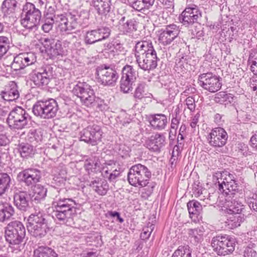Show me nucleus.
<instances>
[{"mask_svg": "<svg viewBox=\"0 0 257 257\" xmlns=\"http://www.w3.org/2000/svg\"><path fill=\"white\" fill-rule=\"evenodd\" d=\"M215 179L219 190L225 195V212L229 214H242L244 209L242 202L243 194L242 190L239 189L234 175L227 171L217 173L213 176V179Z\"/></svg>", "mask_w": 257, "mask_h": 257, "instance_id": "f257e3e1", "label": "nucleus"}, {"mask_svg": "<svg viewBox=\"0 0 257 257\" xmlns=\"http://www.w3.org/2000/svg\"><path fill=\"white\" fill-rule=\"evenodd\" d=\"M26 230L21 221L15 220L5 227V237L12 251L18 253L24 249L27 238Z\"/></svg>", "mask_w": 257, "mask_h": 257, "instance_id": "f03ea898", "label": "nucleus"}, {"mask_svg": "<svg viewBox=\"0 0 257 257\" xmlns=\"http://www.w3.org/2000/svg\"><path fill=\"white\" fill-rule=\"evenodd\" d=\"M41 12L31 3H27L23 8L21 24L29 31H35L38 29L41 18Z\"/></svg>", "mask_w": 257, "mask_h": 257, "instance_id": "7ed1b4c3", "label": "nucleus"}, {"mask_svg": "<svg viewBox=\"0 0 257 257\" xmlns=\"http://www.w3.org/2000/svg\"><path fill=\"white\" fill-rule=\"evenodd\" d=\"M152 173L145 165L138 164L133 165L127 173L129 183L134 187H144L148 183Z\"/></svg>", "mask_w": 257, "mask_h": 257, "instance_id": "20e7f679", "label": "nucleus"}, {"mask_svg": "<svg viewBox=\"0 0 257 257\" xmlns=\"http://www.w3.org/2000/svg\"><path fill=\"white\" fill-rule=\"evenodd\" d=\"M236 243V239L234 236L220 234L212 238L211 244L218 255L225 256L234 251Z\"/></svg>", "mask_w": 257, "mask_h": 257, "instance_id": "39448f33", "label": "nucleus"}, {"mask_svg": "<svg viewBox=\"0 0 257 257\" xmlns=\"http://www.w3.org/2000/svg\"><path fill=\"white\" fill-rule=\"evenodd\" d=\"M7 121L11 128L22 130L29 126L31 116L25 109L17 106L9 113Z\"/></svg>", "mask_w": 257, "mask_h": 257, "instance_id": "423d86ee", "label": "nucleus"}, {"mask_svg": "<svg viewBox=\"0 0 257 257\" xmlns=\"http://www.w3.org/2000/svg\"><path fill=\"white\" fill-rule=\"evenodd\" d=\"M56 101L52 98L37 101L33 107L34 114L43 119L54 118L58 110Z\"/></svg>", "mask_w": 257, "mask_h": 257, "instance_id": "0eeeda50", "label": "nucleus"}, {"mask_svg": "<svg viewBox=\"0 0 257 257\" xmlns=\"http://www.w3.org/2000/svg\"><path fill=\"white\" fill-rule=\"evenodd\" d=\"M97 81L103 86H114L119 75L114 67L106 64H102L96 68Z\"/></svg>", "mask_w": 257, "mask_h": 257, "instance_id": "6e6552de", "label": "nucleus"}, {"mask_svg": "<svg viewBox=\"0 0 257 257\" xmlns=\"http://www.w3.org/2000/svg\"><path fill=\"white\" fill-rule=\"evenodd\" d=\"M53 67L46 65L33 70L30 74V79L35 87L43 88L48 85L53 79Z\"/></svg>", "mask_w": 257, "mask_h": 257, "instance_id": "1a4fd4ad", "label": "nucleus"}, {"mask_svg": "<svg viewBox=\"0 0 257 257\" xmlns=\"http://www.w3.org/2000/svg\"><path fill=\"white\" fill-rule=\"evenodd\" d=\"M72 92L80 99L82 105L90 107L92 106L95 95L94 90L89 84L84 82H78L73 87Z\"/></svg>", "mask_w": 257, "mask_h": 257, "instance_id": "9d476101", "label": "nucleus"}, {"mask_svg": "<svg viewBox=\"0 0 257 257\" xmlns=\"http://www.w3.org/2000/svg\"><path fill=\"white\" fill-rule=\"evenodd\" d=\"M67 191L65 188L58 189L53 188L51 192L53 194L54 208L66 209L67 210H76V204L72 199L67 198L65 194Z\"/></svg>", "mask_w": 257, "mask_h": 257, "instance_id": "9b49d317", "label": "nucleus"}, {"mask_svg": "<svg viewBox=\"0 0 257 257\" xmlns=\"http://www.w3.org/2000/svg\"><path fill=\"white\" fill-rule=\"evenodd\" d=\"M198 83L203 89L215 92L221 87L222 78L211 72L203 73L199 75Z\"/></svg>", "mask_w": 257, "mask_h": 257, "instance_id": "f8f14e48", "label": "nucleus"}, {"mask_svg": "<svg viewBox=\"0 0 257 257\" xmlns=\"http://www.w3.org/2000/svg\"><path fill=\"white\" fill-rule=\"evenodd\" d=\"M202 17L200 8L195 5L186 7L181 15L180 20L185 27H190L198 23Z\"/></svg>", "mask_w": 257, "mask_h": 257, "instance_id": "ddd939ff", "label": "nucleus"}, {"mask_svg": "<svg viewBox=\"0 0 257 257\" xmlns=\"http://www.w3.org/2000/svg\"><path fill=\"white\" fill-rule=\"evenodd\" d=\"M180 32L179 26L174 24L166 25L158 31V41L164 46L170 45Z\"/></svg>", "mask_w": 257, "mask_h": 257, "instance_id": "4468645a", "label": "nucleus"}, {"mask_svg": "<svg viewBox=\"0 0 257 257\" xmlns=\"http://www.w3.org/2000/svg\"><path fill=\"white\" fill-rule=\"evenodd\" d=\"M111 33L110 29L106 26H100L97 28L88 31L84 37L86 45H92L96 42L107 39Z\"/></svg>", "mask_w": 257, "mask_h": 257, "instance_id": "2eb2a0df", "label": "nucleus"}, {"mask_svg": "<svg viewBox=\"0 0 257 257\" xmlns=\"http://www.w3.org/2000/svg\"><path fill=\"white\" fill-rule=\"evenodd\" d=\"M102 135L101 127L97 124L89 125L80 133V140L92 146L101 141Z\"/></svg>", "mask_w": 257, "mask_h": 257, "instance_id": "dca6fc26", "label": "nucleus"}, {"mask_svg": "<svg viewBox=\"0 0 257 257\" xmlns=\"http://www.w3.org/2000/svg\"><path fill=\"white\" fill-rule=\"evenodd\" d=\"M138 74L132 66L126 65L122 70V76L120 81V90L124 93H128L133 89Z\"/></svg>", "mask_w": 257, "mask_h": 257, "instance_id": "f3484780", "label": "nucleus"}, {"mask_svg": "<svg viewBox=\"0 0 257 257\" xmlns=\"http://www.w3.org/2000/svg\"><path fill=\"white\" fill-rule=\"evenodd\" d=\"M36 61L37 57L32 52L20 53L14 57L10 67L17 71L34 64Z\"/></svg>", "mask_w": 257, "mask_h": 257, "instance_id": "a211bd4d", "label": "nucleus"}, {"mask_svg": "<svg viewBox=\"0 0 257 257\" xmlns=\"http://www.w3.org/2000/svg\"><path fill=\"white\" fill-rule=\"evenodd\" d=\"M41 178V171L37 169L31 168L19 172L17 177L19 182L24 183L27 186L34 185L40 182Z\"/></svg>", "mask_w": 257, "mask_h": 257, "instance_id": "6ab92c4d", "label": "nucleus"}, {"mask_svg": "<svg viewBox=\"0 0 257 257\" xmlns=\"http://www.w3.org/2000/svg\"><path fill=\"white\" fill-rule=\"evenodd\" d=\"M41 43L50 58L62 56L64 51L60 41L51 38H45L41 39Z\"/></svg>", "mask_w": 257, "mask_h": 257, "instance_id": "aec40b11", "label": "nucleus"}, {"mask_svg": "<svg viewBox=\"0 0 257 257\" xmlns=\"http://www.w3.org/2000/svg\"><path fill=\"white\" fill-rule=\"evenodd\" d=\"M227 139V133L220 127L213 128L207 138L209 144L215 148L223 147L226 144Z\"/></svg>", "mask_w": 257, "mask_h": 257, "instance_id": "412c9836", "label": "nucleus"}, {"mask_svg": "<svg viewBox=\"0 0 257 257\" xmlns=\"http://www.w3.org/2000/svg\"><path fill=\"white\" fill-rule=\"evenodd\" d=\"M157 57L156 50L136 58V61L140 68L144 70H150L155 69L157 66L159 61Z\"/></svg>", "mask_w": 257, "mask_h": 257, "instance_id": "4be33fe9", "label": "nucleus"}, {"mask_svg": "<svg viewBox=\"0 0 257 257\" xmlns=\"http://www.w3.org/2000/svg\"><path fill=\"white\" fill-rule=\"evenodd\" d=\"M13 197L15 205L20 210L26 211L30 208L31 196L28 191L20 190L15 187Z\"/></svg>", "mask_w": 257, "mask_h": 257, "instance_id": "5701e85b", "label": "nucleus"}, {"mask_svg": "<svg viewBox=\"0 0 257 257\" xmlns=\"http://www.w3.org/2000/svg\"><path fill=\"white\" fill-rule=\"evenodd\" d=\"M60 17L57 18L59 21L57 23L58 24L60 31L66 34H73L78 26L72 14L70 12L65 13Z\"/></svg>", "mask_w": 257, "mask_h": 257, "instance_id": "b1692460", "label": "nucleus"}, {"mask_svg": "<svg viewBox=\"0 0 257 257\" xmlns=\"http://www.w3.org/2000/svg\"><path fill=\"white\" fill-rule=\"evenodd\" d=\"M17 2L16 0H5L2 5L3 18L5 23L13 24L16 21L15 10Z\"/></svg>", "mask_w": 257, "mask_h": 257, "instance_id": "393cba45", "label": "nucleus"}, {"mask_svg": "<svg viewBox=\"0 0 257 257\" xmlns=\"http://www.w3.org/2000/svg\"><path fill=\"white\" fill-rule=\"evenodd\" d=\"M76 214V210L54 208L53 215L56 220L60 223L70 226L73 223V217Z\"/></svg>", "mask_w": 257, "mask_h": 257, "instance_id": "a878e982", "label": "nucleus"}, {"mask_svg": "<svg viewBox=\"0 0 257 257\" xmlns=\"http://www.w3.org/2000/svg\"><path fill=\"white\" fill-rule=\"evenodd\" d=\"M145 144L146 147L150 151L160 152L166 144V137L163 134L156 133L148 138Z\"/></svg>", "mask_w": 257, "mask_h": 257, "instance_id": "bb28decb", "label": "nucleus"}, {"mask_svg": "<svg viewBox=\"0 0 257 257\" xmlns=\"http://www.w3.org/2000/svg\"><path fill=\"white\" fill-rule=\"evenodd\" d=\"M139 22L134 18L125 20L122 17L119 21L118 29L122 34L131 35L138 30Z\"/></svg>", "mask_w": 257, "mask_h": 257, "instance_id": "cd10ccee", "label": "nucleus"}, {"mask_svg": "<svg viewBox=\"0 0 257 257\" xmlns=\"http://www.w3.org/2000/svg\"><path fill=\"white\" fill-rule=\"evenodd\" d=\"M111 5V0H91L90 3L92 10L101 18L108 14Z\"/></svg>", "mask_w": 257, "mask_h": 257, "instance_id": "c85d7f7f", "label": "nucleus"}, {"mask_svg": "<svg viewBox=\"0 0 257 257\" xmlns=\"http://www.w3.org/2000/svg\"><path fill=\"white\" fill-rule=\"evenodd\" d=\"M1 96L6 101H12L19 97L20 94L17 84L11 81L6 86L5 90L1 92Z\"/></svg>", "mask_w": 257, "mask_h": 257, "instance_id": "c756f323", "label": "nucleus"}, {"mask_svg": "<svg viewBox=\"0 0 257 257\" xmlns=\"http://www.w3.org/2000/svg\"><path fill=\"white\" fill-rule=\"evenodd\" d=\"M135 57L138 58L143 54L156 50L151 40L138 41L135 45Z\"/></svg>", "mask_w": 257, "mask_h": 257, "instance_id": "7c9ffc66", "label": "nucleus"}, {"mask_svg": "<svg viewBox=\"0 0 257 257\" xmlns=\"http://www.w3.org/2000/svg\"><path fill=\"white\" fill-rule=\"evenodd\" d=\"M149 120L154 129L159 131L165 129L168 123L167 116L162 113L150 115Z\"/></svg>", "mask_w": 257, "mask_h": 257, "instance_id": "2f4dec72", "label": "nucleus"}, {"mask_svg": "<svg viewBox=\"0 0 257 257\" xmlns=\"http://www.w3.org/2000/svg\"><path fill=\"white\" fill-rule=\"evenodd\" d=\"M89 186L96 193L101 196L106 195L109 189L107 181L102 178H96L90 182Z\"/></svg>", "mask_w": 257, "mask_h": 257, "instance_id": "473e14b6", "label": "nucleus"}, {"mask_svg": "<svg viewBox=\"0 0 257 257\" xmlns=\"http://www.w3.org/2000/svg\"><path fill=\"white\" fill-rule=\"evenodd\" d=\"M33 226V225H27V229L31 235L38 239L45 236L49 231L48 222L35 225L34 227Z\"/></svg>", "mask_w": 257, "mask_h": 257, "instance_id": "72a5a7b5", "label": "nucleus"}, {"mask_svg": "<svg viewBox=\"0 0 257 257\" xmlns=\"http://www.w3.org/2000/svg\"><path fill=\"white\" fill-rule=\"evenodd\" d=\"M15 214V209L9 203H0V222L11 219Z\"/></svg>", "mask_w": 257, "mask_h": 257, "instance_id": "f704fd0d", "label": "nucleus"}, {"mask_svg": "<svg viewBox=\"0 0 257 257\" xmlns=\"http://www.w3.org/2000/svg\"><path fill=\"white\" fill-rule=\"evenodd\" d=\"M155 0H134L130 6L134 10L145 13L154 5Z\"/></svg>", "mask_w": 257, "mask_h": 257, "instance_id": "c9c22d12", "label": "nucleus"}, {"mask_svg": "<svg viewBox=\"0 0 257 257\" xmlns=\"http://www.w3.org/2000/svg\"><path fill=\"white\" fill-rule=\"evenodd\" d=\"M27 225H33L34 227L35 225L42 224L48 222L46 218V215L43 211H35L32 213L28 218Z\"/></svg>", "mask_w": 257, "mask_h": 257, "instance_id": "e433bc0d", "label": "nucleus"}, {"mask_svg": "<svg viewBox=\"0 0 257 257\" xmlns=\"http://www.w3.org/2000/svg\"><path fill=\"white\" fill-rule=\"evenodd\" d=\"M73 19L75 20V22L77 23V26H81L82 27H85L89 24V14L85 10L81 11L79 13L76 11L70 12Z\"/></svg>", "mask_w": 257, "mask_h": 257, "instance_id": "4c0bfd02", "label": "nucleus"}, {"mask_svg": "<svg viewBox=\"0 0 257 257\" xmlns=\"http://www.w3.org/2000/svg\"><path fill=\"white\" fill-rule=\"evenodd\" d=\"M205 232L202 226L193 229H189L188 234L190 241L194 244H197L203 240V234Z\"/></svg>", "mask_w": 257, "mask_h": 257, "instance_id": "58836bf2", "label": "nucleus"}, {"mask_svg": "<svg viewBox=\"0 0 257 257\" xmlns=\"http://www.w3.org/2000/svg\"><path fill=\"white\" fill-rule=\"evenodd\" d=\"M187 208L192 220L194 222L198 220V216L202 209L200 203L195 200L190 201L187 203Z\"/></svg>", "mask_w": 257, "mask_h": 257, "instance_id": "ea45409f", "label": "nucleus"}, {"mask_svg": "<svg viewBox=\"0 0 257 257\" xmlns=\"http://www.w3.org/2000/svg\"><path fill=\"white\" fill-rule=\"evenodd\" d=\"M18 150L21 157L28 159L32 157L36 153V149L32 145L21 143L18 145Z\"/></svg>", "mask_w": 257, "mask_h": 257, "instance_id": "a19ab883", "label": "nucleus"}, {"mask_svg": "<svg viewBox=\"0 0 257 257\" xmlns=\"http://www.w3.org/2000/svg\"><path fill=\"white\" fill-rule=\"evenodd\" d=\"M47 193V189L41 184L35 185L33 189V195L31 197L33 201L36 203L45 199Z\"/></svg>", "mask_w": 257, "mask_h": 257, "instance_id": "79ce46f5", "label": "nucleus"}, {"mask_svg": "<svg viewBox=\"0 0 257 257\" xmlns=\"http://www.w3.org/2000/svg\"><path fill=\"white\" fill-rule=\"evenodd\" d=\"M34 257H58V254L53 248L47 246H40L34 250Z\"/></svg>", "mask_w": 257, "mask_h": 257, "instance_id": "37998d69", "label": "nucleus"}, {"mask_svg": "<svg viewBox=\"0 0 257 257\" xmlns=\"http://www.w3.org/2000/svg\"><path fill=\"white\" fill-rule=\"evenodd\" d=\"M85 169L89 172L100 173L103 169V164L98 158L90 159L85 164Z\"/></svg>", "mask_w": 257, "mask_h": 257, "instance_id": "c03bdc74", "label": "nucleus"}, {"mask_svg": "<svg viewBox=\"0 0 257 257\" xmlns=\"http://www.w3.org/2000/svg\"><path fill=\"white\" fill-rule=\"evenodd\" d=\"M215 102L226 106L233 101V95L224 91H220L215 94L214 99Z\"/></svg>", "mask_w": 257, "mask_h": 257, "instance_id": "a18cd8bd", "label": "nucleus"}, {"mask_svg": "<svg viewBox=\"0 0 257 257\" xmlns=\"http://www.w3.org/2000/svg\"><path fill=\"white\" fill-rule=\"evenodd\" d=\"M231 215L226 221L227 225L231 229L239 226L245 219L244 215L243 214H232Z\"/></svg>", "mask_w": 257, "mask_h": 257, "instance_id": "49530a36", "label": "nucleus"}, {"mask_svg": "<svg viewBox=\"0 0 257 257\" xmlns=\"http://www.w3.org/2000/svg\"><path fill=\"white\" fill-rule=\"evenodd\" d=\"M147 85L146 82H141L138 84L134 93V98L136 101L142 100L143 98L147 97V93L146 89Z\"/></svg>", "mask_w": 257, "mask_h": 257, "instance_id": "de8ad7c7", "label": "nucleus"}, {"mask_svg": "<svg viewBox=\"0 0 257 257\" xmlns=\"http://www.w3.org/2000/svg\"><path fill=\"white\" fill-rule=\"evenodd\" d=\"M172 257H192V250L188 245H180L174 252Z\"/></svg>", "mask_w": 257, "mask_h": 257, "instance_id": "09e8293b", "label": "nucleus"}, {"mask_svg": "<svg viewBox=\"0 0 257 257\" xmlns=\"http://www.w3.org/2000/svg\"><path fill=\"white\" fill-rule=\"evenodd\" d=\"M43 135L40 129H31L29 132L27 140L32 143H39L42 140Z\"/></svg>", "mask_w": 257, "mask_h": 257, "instance_id": "8fccbe9b", "label": "nucleus"}, {"mask_svg": "<svg viewBox=\"0 0 257 257\" xmlns=\"http://www.w3.org/2000/svg\"><path fill=\"white\" fill-rule=\"evenodd\" d=\"M11 41V39L7 37L0 36V58L9 50Z\"/></svg>", "mask_w": 257, "mask_h": 257, "instance_id": "3c124183", "label": "nucleus"}, {"mask_svg": "<svg viewBox=\"0 0 257 257\" xmlns=\"http://www.w3.org/2000/svg\"><path fill=\"white\" fill-rule=\"evenodd\" d=\"M194 27L191 30V34L193 38H196L200 40L204 36V28L200 23H197L194 24Z\"/></svg>", "mask_w": 257, "mask_h": 257, "instance_id": "603ef678", "label": "nucleus"}, {"mask_svg": "<svg viewBox=\"0 0 257 257\" xmlns=\"http://www.w3.org/2000/svg\"><path fill=\"white\" fill-rule=\"evenodd\" d=\"M11 178L7 173H0V185L5 190V192L10 187Z\"/></svg>", "mask_w": 257, "mask_h": 257, "instance_id": "864d4df0", "label": "nucleus"}, {"mask_svg": "<svg viewBox=\"0 0 257 257\" xmlns=\"http://www.w3.org/2000/svg\"><path fill=\"white\" fill-rule=\"evenodd\" d=\"M193 193L196 197H200L201 200H204V196H202L203 191L206 192L205 189H203L202 186L200 185V183H194L193 185L192 188Z\"/></svg>", "mask_w": 257, "mask_h": 257, "instance_id": "5fc2aeb1", "label": "nucleus"}, {"mask_svg": "<svg viewBox=\"0 0 257 257\" xmlns=\"http://www.w3.org/2000/svg\"><path fill=\"white\" fill-rule=\"evenodd\" d=\"M56 23L55 19L52 17H45L44 24L42 26V30L45 33H48L53 28V24Z\"/></svg>", "mask_w": 257, "mask_h": 257, "instance_id": "6e6d98bb", "label": "nucleus"}, {"mask_svg": "<svg viewBox=\"0 0 257 257\" xmlns=\"http://www.w3.org/2000/svg\"><path fill=\"white\" fill-rule=\"evenodd\" d=\"M155 225L153 224H148V226L143 228L142 232L141 234V237L142 239H148L153 230H154Z\"/></svg>", "mask_w": 257, "mask_h": 257, "instance_id": "4d7b16f0", "label": "nucleus"}, {"mask_svg": "<svg viewBox=\"0 0 257 257\" xmlns=\"http://www.w3.org/2000/svg\"><path fill=\"white\" fill-rule=\"evenodd\" d=\"M64 14H59L58 12L55 11L54 7H49L47 10L45 17H52L53 19H55L56 21V24L59 20L57 19L58 17L61 18L60 16H62Z\"/></svg>", "mask_w": 257, "mask_h": 257, "instance_id": "13d9d810", "label": "nucleus"}, {"mask_svg": "<svg viewBox=\"0 0 257 257\" xmlns=\"http://www.w3.org/2000/svg\"><path fill=\"white\" fill-rule=\"evenodd\" d=\"M156 185V183L154 182H150L148 181V183L146 185V188L144 189V191L142 192V195L144 197H150L154 191V189ZM146 187V186H145Z\"/></svg>", "mask_w": 257, "mask_h": 257, "instance_id": "bf43d9fd", "label": "nucleus"}, {"mask_svg": "<svg viewBox=\"0 0 257 257\" xmlns=\"http://www.w3.org/2000/svg\"><path fill=\"white\" fill-rule=\"evenodd\" d=\"M248 63L250 65V70L253 73H257V56L254 57L252 54H250Z\"/></svg>", "mask_w": 257, "mask_h": 257, "instance_id": "052dcab7", "label": "nucleus"}, {"mask_svg": "<svg viewBox=\"0 0 257 257\" xmlns=\"http://www.w3.org/2000/svg\"><path fill=\"white\" fill-rule=\"evenodd\" d=\"M91 107H95L96 108L98 109L99 110H103L105 108L106 104L103 99L95 96V100Z\"/></svg>", "mask_w": 257, "mask_h": 257, "instance_id": "680f3d73", "label": "nucleus"}, {"mask_svg": "<svg viewBox=\"0 0 257 257\" xmlns=\"http://www.w3.org/2000/svg\"><path fill=\"white\" fill-rule=\"evenodd\" d=\"M185 105L190 111L193 112L196 107L195 99L193 96H188L185 99Z\"/></svg>", "mask_w": 257, "mask_h": 257, "instance_id": "e2e57ef3", "label": "nucleus"}, {"mask_svg": "<svg viewBox=\"0 0 257 257\" xmlns=\"http://www.w3.org/2000/svg\"><path fill=\"white\" fill-rule=\"evenodd\" d=\"M123 49V47L122 44L119 43H118L116 41L114 42V44H113V47H112V50H111L110 54L114 56L115 55H118L120 52H121Z\"/></svg>", "mask_w": 257, "mask_h": 257, "instance_id": "0e129e2a", "label": "nucleus"}, {"mask_svg": "<svg viewBox=\"0 0 257 257\" xmlns=\"http://www.w3.org/2000/svg\"><path fill=\"white\" fill-rule=\"evenodd\" d=\"M167 89H168L169 95L172 96L176 95L179 92L177 84L175 82L170 83L169 85H167Z\"/></svg>", "mask_w": 257, "mask_h": 257, "instance_id": "69168bd1", "label": "nucleus"}, {"mask_svg": "<svg viewBox=\"0 0 257 257\" xmlns=\"http://www.w3.org/2000/svg\"><path fill=\"white\" fill-rule=\"evenodd\" d=\"M252 201L249 203V206L250 209H253L254 211L257 212V190L252 193L250 197Z\"/></svg>", "mask_w": 257, "mask_h": 257, "instance_id": "338daca9", "label": "nucleus"}, {"mask_svg": "<svg viewBox=\"0 0 257 257\" xmlns=\"http://www.w3.org/2000/svg\"><path fill=\"white\" fill-rule=\"evenodd\" d=\"M244 257H256L257 253L256 251L249 246L246 247L243 252Z\"/></svg>", "mask_w": 257, "mask_h": 257, "instance_id": "774afa93", "label": "nucleus"}]
</instances>
